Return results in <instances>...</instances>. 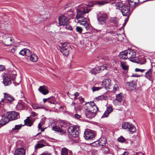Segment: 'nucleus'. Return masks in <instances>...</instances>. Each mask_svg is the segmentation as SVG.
<instances>
[{"label": "nucleus", "instance_id": "nucleus-6", "mask_svg": "<svg viewBox=\"0 0 155 155\" xmlns=\"http://www.w3.org/2000/svg\"><path fill=\"white\" fill-rule=\"evenodd\" d=\"M14 78L13 75L9 73L5 74L3 75V84L5 86L9 85L11 83V81Z\"/></svg>", "mask_w": 155, "mask_h": 155}, {"label": "nucleus", "instance_id": "nucleus-28", "mask_svg": "<svg viewBox=\"0 0 155 155\" xmlns=\"http://www.w3.org/2000/svg\"><path fill=\"white\" fill-rule=\"evenodd\" d=\"M100 146H105L107 141L106 139L105 138H101L98 140Z\"/></svg>", "mask_w": 155, "mask_h": 155}, {"label": "nucleus", "instance_id": "nucleus-43", "mask_svg": "<svg viewBox=\"0 0 155 155\" xmlns=\"http://www.w3.org/2000/svg\"><path fill=\"white\" fill-rule=\"evenodd\" d=\"M102 87H96L93 86L91 88V89L93 92L99 91L101 89Z\"/></svg>", "mask_w": 155, "mask_h": 155}, {"label": "nucleus", "instance_id": "nucleus-24", "mask_svg": "<svg viewBox=\"0 0 155 155\" xmlns=\"http://www.w3.org/2000/svg\"><path fill=\"white\" fill-rule=\"evenodd\" d=\"M24 103L23 102L20 101L18 102L16 106V109L18 110H21L24 108Z\"/></svg>", "mask_w": 155, "mask_h": 155}, {"label": "nucleus", "instance_id": "nucleus-21", "mask_svg": "<svg viewBox=\"0 0 155 155\" xmlns=\"http://www.w3.org/2000/svg\"><path fill=\"white\" fill-rule=\"evenodd\" d=\"M127 50H125L120 53L119 57L120 58L127 59Z\"/></svg>", "mask_w": 155, "mask_h": 155}, {"label": "nucleus", "instance_id": "nucleus-12", "mask_svg": "<svg viewBox=\"0 0 155 155\" xmlns=\"http://www.w3.org/2000/svg\"><path fill=\"white\" fill-rule=\"evenodd\" d=\"M95 136L94 134L90 130H85L84 132V137L86 140H90Z\"/></svg>", "mask_w": 155, "mask_h": 155}, {"label": "nucleus", "instance_id": "nucleus-1", "mask_svg": "<svg viewBox=\"0 0 155 155\" xmlns=\"http://www.w3.org/2000/svg\"><path fill=\"white\" fill-rule=\"evenodd\" d=\"M92 6H93V5L92 4L88 5L82 4L78 6L77 8L76 18L78 21V23L84 26L87 30L89 29V25L86 21L87 17L86 14L90 12L91 7Z\"/></svg>", "mask_w": 155, "mask_h": 155}, {"label": "nucleus", "instance_id": "nucleus-45", "mask_svg": "<svg viewBox=\"0 0 155 155\" xmlns=\"http://www.w3.org/2000/svg\"><path fill=\"white\" fill-rule=\"evenodd\" d=\"M107 3V2H105L104 1H98L97 2V4L99 5V6L103 5Z\"/></svg>", "mask_w": 155, "mask_h": 155}, {"label": "nucleus", "instance_id": "nucleus-15", "mask_svg": "<svg viewBox=\"0 0 155 155\" xmlns=\"http://www.w3.org/2000/svg\"><path fill=\"white\" fill-rule=\"evenodd\" d=\"M67 44L65 43L62 45V47L60 49V51L62 54L65 56H67L69 54V51L68 49V47L66 46Z\"/></svg>", "mask_w": 155, "mask_h": 155}, {"label": "nucleus", "instance_id": "nucleus-46", "mask_svg": "<svg viewBox=\"0 0 155 155\" xmlns=\"http://www.w3.org/2000/svg\"><path fill=\"white\" fill-rule=\"evenodd\" d=\"M82 28L80 27L77 26L76 27V30L80 34H81L82 33Z\"/></svg>", "mask_w": 155, "mask_h": 155}, {"label": "nucleus", "instance_id": "nucleus-11", "mask_svg": "<svg viewBox=\"0 0 155 155\" xmlns=\"http://www.w3.org/2000/svg\"><path fill=\"white\" fill-rule=\"evenodd\" d=\"M127 51V59H129L131 61H133L132 59L136 58V53L135 51L131 49H128Z\"/></svg>", "mask_w": 155, "mask_h": 155}, {"label": "nucleus", "instance_id": "nucleus-61", "mask_svg": "<svg viewBox=\"0 0 155 155\" xmlns=\"http://www.w3.org/2000/svg\"><path fill=\"white\" fill-rule=\"evenodd\" d=\"M5 69V67L4 66L1 65L0 66V71H2L3 70H4Z\"/></svg>", "mask_w": 155, "mask_h": 155}, {"label": "nucleus", "instance_id": "nucleus-18", "mask_svg": "<svg viewBox=\"0 0 155 155\" xmlns=\"http://www.w3.org/2000/svg\"><path fill=\"white\" fill-rule=\"evenodd\" d=\"M5 101V102H7V101L11 102L13 101L14 100V97L11 95L9 94H7L6 93H4Z\"/></svg>", "mask_w": 155, "mask_h": 155}, {"label": "nucleus", "instance_id": "nucleus-64", "mask_svg": "<svg viewBox=\"0 0 155 155\" xmlns=\"http://www.w3.org/2000/svg\"><path fill=\"white\" fill-rule=\"evenodd\" d=\"M41 125L40 123H39L38 124V128L39 130L41 129Z\"/></svg>", "mask_w": 155, "mask_h": 155}, {"label": "nucleus", "instance_id": "nucleus-59", "mask_svg": "<svg viewBox=\"0 0 155 155\" xmlns=\"http://www.w3.org/2000/svg\"><path fill=\"white\" fill-rule=\"evenodd\" d=\"M101 70L102 71H103L105 69H106L107 68V67L104 66V65L102 66H100Z\"/></svg>", "mask_w": 155, "mask_h": 155}, {"label": "nucleus", "instance_id": "nucleus-26", "mask_svg": "<svg viewBox=\"0 0 155 155\" xmlns=\"http://www.w3.org/2000/svg\"><path fill=\"white\" fill-rule=\"evenodd\" d=\"M146 59L143 56H142L138 58L136 62L141 64H143L146 62Z\"/></svg>", "mask_w": 155, "mask_h": 155}, {"label": "nucleus", "instance_id": "nucleus-23", "mask_svg": "<svg viewBox=\"0 0 155 155\" xmlns=\"http://www.w3.org/2000/svg\"><path fill=\"white\" fill-rule=\"evenodd\" d=\"M34 121L31 120L29 117H27V119L24 120L25 124L27 126L31 127Z\"/></svg>", "mask_w": 155, "mask_h": 155}, {"label": "nucleus", "instance_id": "nucleus-22", "mask_svg": "<svg viewBox=\"0 0 155 155\" xmlns=\"http://www.w3.org/2000/svg\"><path fill=\"white\" fill-rule=\"evenodd\" d=\"M52 130L55 131L60 133L62 134L64 133V131L61 127L57 126H53L52 127Z\"/></svg>", "mask_w": 155, "mask_h": 155}, {"label": "nucleus", "instance_id": "nucleus-13", "mask_svg": "<svg viewBox=\"0 0 155 155\" xmlns=\"http://www.w3.org/2000/svg\"><path fill=\"white\" fill-rule=\"evenodd\" d=\"M102 85L103 87L107 89H112L111 88V80L109 79H106L102 81Z\"/></svg>", "mask_w": 155, "mask_h": 155}, {"label": "nucleus", "instance_id": "nucleus-7", "mask_svg": "<svg viewBox=\"0 0 155 155\" xmlns=\"http://www.w3.org/2000/svg\"><path fill=\"white\" fill-rule=\"evenodd\" d=\"M122 126L123 128L127 129L131 133L136 131V129L135 126L129 122H124L123 123Z\"/></svg>", "mask_w": 155, "mask_h": 155}, {"label": "nucleus", "instance_id": "nucleus-10", "mask_svg": "<svg viewBox=\"0 0 155 155\" xmlns=\"http://www.w3.org/2000/svg\"><path fill=\"white\" fill-rule=\"evenodd\" d=\"M68 18L65 16L62 15L59 18V24L60 25L65 26L68 23Z\"/></svg>", "mask_w": 155, "mask_h": 155}, {"label": "nucleus", "instance_id": "nucleus-9", "mask_svg": "<svg viewBox=\"0 0 155 155\" xmlns=\"http://www.w3.org/2000/svg\"><path fill=\"white\" fill-rule=\"evenodd\" d=\"M121 11L123 15L124 16H127L129 15L130 14V8L127 5L125 4L122 7Z\"/></svg>", "mask_w": 155, "mask_h": 155}, {"label": "nucleus", "instance_id": "nucleus-56", "mask_svg": "<svg viewBox=\"0 0 155 155\" xmlns=\"http://www.w3.org/2000/svg\"><path fill=\"white\" fill-rule=\"evenodd\" d=\"M95 68L96 69V71H97L98 73L102 71L101 70L100 66H99Z\"/></svg>", "mask_w": 155, "mask_h": 155}, {"label": "nucleus", "instance_id": "nucleus-55", "mask_svg": "<svg viewBox=\"0 0 155 155\" xmlns=\"http://www.w3.org/2000/svg\"><path fill=\"white\" fill-rule=\"evenodd\" d=\"M78 100H79L80 102L82 103L84 102V99L81 97H79Z\"/></svg>", "mask_w": 155, "mask_h": 155}, {"label": "nucleus", "instance_id": "nucleus-51", "mask_svg": "<svg viewBox=\"0 0 155 155\" xmlns=\"http://www.w3.org/2000/svg\"><path fill=\"white\" fill-rule=\"evenodd\" d=\"M66 26L65 28L67 29L70 30H72V28L70 25H68V24L66 25H65Z\"/></svg>", "mask_w": 155, "mask_h": 155}, {"label": "nucleus", "instance_id": "nucleus-34", "mask_svg": "<svg viewBox=\"0 0 155 155\" xmlns=\"http://www.w3.org/2000/svg\"><path fill=\"white\" fill-rule=\"evenodd\" d=\"M68 150L66 148H62L61 152V155H68Z\"/></svg>", "mask_w": 155, "mask_h": 155}, {"label": "nucleus", "instance_id": "nucleus-35", "mask_svg": "<svg viewBox=\"0 0 155 155\" xmlns=\"http://www.w3.org/2000/svg\"><path fill=\"white\" fill-rule=\"evenodd\" d=\"M24 125H22V124L19 125H16L15 126V127L12 128V131H13L14 130H19L21 129L22 127Z\"/></svg>", "mask_w": 155, "mask_h": 155}, {"label": "nucleus", "instance_id": "nucleus-16", "mask_svg": "<svg viewBox=\"0 0 155 155\" xmlns=\"http://www.w3.org/2000/svg\"><path fill=\"white\" fill-rule=\"evenodd\" d=\"M38 90L44 95H46L48 93L49 91L48 87L45 86H40Z\"/></svg>", "mask_w": 155, "mask_h": 155}, {"label": "nucleus", "instance_id": "nucleus-4", "mask_svg": "<svg viewBox=\"0 0 155 155\" xmlns=\"http://www.w3.org/2000/svg\"><path fill=\"white\" fill-rule=\"evenodd\" d=\"M107 14L103 12H99L97 15V18L98 23L101 25H104L106 22L108 18Z\"/></svg>", "mask_w": 155, "mask_h": 155}, {"label": "nucleus", "instance_id": "nucleus-54", "mask_svg": "<svg viewBox=\"0 0 155 155\" xmlns=\"http://www.w3.org/2000/svg\"><path fill=\"white\" fill-rule=\"evenodd\" d=\"M144 70L145 69H141L138 68H136L135 70L136 72H143Z\"/></svg>", "mask_w": 155, "mask_h": 155}, {"label": "nucleus", "instance_id": "nucleus-17", "mask_svg": "<svg viewBox=\"0 0 155 155\" xmlns=\"http://www.w3.org/2000/svg\"><path fill=\"white\" fill-rule=\"evenodd\" d=\"M25 150L23 148H18L15 151V155H25Z\"/></svg>", "mask_w": 155, "mask_h": 155}, {"label": "nucleus", "instance_id": "nucleus-60", "mask_svg": "<svg viewBox=\"0 0 155 155\" xmlns=\"http://www.w3.org/2000/svg\"><path fill=\"white\" fill-rule=\"evenodd\" d=\"M40 155H51V154L47 152H44Z\"/></svg>", "mask_w": 155, "mask_h": 155}, {"label": "nucleus", "instance_id": "nucleus-19", "mask_svg": "<svg viewBox=\"0 0 155 155\" xmlns=\"http://www.w3.org/2000/svg\"><path fill=\"white\" fill-rule=\"evenodd\" d=\"M10 121L7 117L6 116V114L2 117V119L0 120V125H4L8 123Z\"/></svg>", "mask_w": 155, "mask_h": 155}, {"label": "nucleus", "instance_id": "nucleus-33", "mask_svg": "<svg viewBox=\"0 0 155 155\" xmlns=\"http://www.w3.org/2000/svg\"><path fill=\"white\" fill-rule=\"evenodd\" d=\"M102 152L104 154H108L109 153V148L107 147H104L101 149Z\"/></svg>", "mask_w": 155, "mask_h": 155}, {"label": "nucleus", "instance_id": "nucleus-31", "mask_svg": "<svg viewBox=\"0 0 155 155\" xmlns=\"http://www.w3.org/2000/svg\"><path fill=\"white\" fill-rule=\"evenodd\" d=\"M124 4L122 2H118L115 3V6L116 7V8L117 9H120L121 8L122 9V7L124 5Z\"/></svg>", "mask_w": 155, "mask_h": 155}, {"label": "nucleus", "instance_id": "nucleus-2", "mask_svg": "<svg viewBox=\"0 0 155 155\" xmlns=\"http://www.w3.org/2000/svg\"><path fill=\"white\" fill-rule=\"evenodd\" d=\"M84 109L86 110V115L87 117L91 119L96 115L98 109L94 102H87L84 104Z\"/></svg>", "mask_w": 155, "mask_h": 155}, {"label": "nucleus", "instance_id": "nucleus-40", "mask_svg": "<svg viewBox=\"0 0 155 155\" xmlns=\"http://www.w3.org/2000/svg\"><path fill=\"white\" fill-rule=\"evenodd\" d=\"M25 55L26 56L30 57L31 54V52L30 51L27 49L25 48Z\"/></svg>", "mask_w": 155, "mask_h": 155}, {"label": "nucleus", "instance_id": "nucleus-36", "mask_svg": "<svg viewBox=\"0 0 155 155\" xmlns=\"http://www.w3.org/2000/svg\"><path fill=\"white\" fill-rule=\"evenodd\" d=\"M123 98V96L122 94L121 93H119L117 94L116 96V98L117 99V100H119L121 102Z\"/></svg>", "mask_w": 155, "mask_h": 155}, {"label": "nucleus", "instance_id": "nucleus-37", "mask_svg": "<svg viewBox=\"0 0 155 155\" xmlns=\"http://www.w3.org/2000/svg\"><path fill=\"white\" fill-rule=\"evenodd\" d=\"M91 145V146L94 147H98L99 146H100L99 141H94L92 143Z\"/></svg>", "mask_w": 155, "mask_h": 155}, {"label": "nucleus", "instance_id": "nucleus-41", "mask_svg": "<svg viewBox=\"0 0 155 155\" xmlns=\"http://www.w3.org/2000/svg\"><path fill=\"white\" fill-rule=\"evenodd\" d=\"M110 21L114 24H115L117 22V18L116 17H112L110 18Z\"/></svg>", "mask_w": 155, "mask_h": 155}, {"label": "nucleus", "instance_id": "nucleus-62", "mask_svg": "<svg viewBox=\"0 0 155 155\" xmlns=\"http://www.w3.org/2000/svg\"><path fill=\"white\" fill-rule=\"evenodd\" d=\"M74 95L75 97L74 99L76 98V97L79 95V93L78 92H76L74 94Z\"/></svg>", "mask_w": 155, "mask_h": 155}, {"label": "nucleus", "instance_id": "nucleus-5", "mask_svg": "<svg viewBox=\"0 0 155 155\" xmlns=\"http://www.w3.org/2000/svg\"><path fill=\"white\" fill-rule=\"evenodd\" d=\"M1 41L4 43L5 45L8 46L12 45L14 42L13 39L11 37V35L8 34H5L2 36V38Z\"/></svg>", "mask_w": 155, "mask_h": 155}, {"label": "nucleus", "instance_id": "nucleus-52", "mask_svg": "<svg viewBox=\"0 0 155 155\" xmlns=\"http://www.w3.org/2000/svg\"><path fill=\"white\" fill-rule=\"evenodd\" d=\"M117 38L118 40L120 41H122L124 39V38L122 37V35L121 34H119L118 35Z\"/></svg>", "mask_w": 155, "mask_h": 155}, {"label": "nucleus", "instance_id": "nucleus-44", "mask_svg": "<svg viewBox=\"0 0 155 155\" xmlns=\"http://www.w3.org/2000/svg\"><path fill=\"white\" fill-rule=\"evenodd\" d=\"M117 140L119 142L122 143L125 141V139L123 137L121 136L117 139Z\"/></svg>", "mask_w": 155, "mask_h": 155}, {"label": "nucleus", "instance_id": "nucleus-38", "mask_svg": "<svg viewBox=\"0 0 155 155\" xmlns=\"http://www.w3.org/2000/svg\"><path fill=\"white\" fill-rule=\"evenodd\" d=\"M121 102L119 100H117V99L115 98L113 101V103L115 105H119L120 104Z\"/></svg>", "mask_w": 155, "mask_h": 155}, {"label": "nucleus", "instance_id": "nucleus-32", "mask_svg": "<svg viewBox=\"0 0 155 155\" xmlns=\"http://www.w3.org/2000/svg\"><path fill=\"white\" fill-rule=\"evenodd\" d=\"M118 87V85L117 84H115L113 86H112L111 85V88L112 89L109 90V91H112V92H115L117 90Z\"/></svg>", "mask_w": 155, "mask_h": 155}, {"label": "nucleus", "instance_id": "nucleus-57", "mask_svg": "<svg viewBox=\"0 0 155 155\" xmlns=\"http://www.w3.org/2000/svg\"><path fill=\"white\" fill-rule=\"evenodd\" d=\"M74 117L75 118L79 119L81 117V116L77 114H76L74 115Z\"/></svg>", "mask_w": 155, "mask_h": 155}, {"label": "nucleus", "instance_id": "nucleus-47", "mask_svg": "<svg viewBox=\"0 0 155 155\" xmlns=\"http://www.w3.org/2000/svg\"><path fill=\"white\" fill-rule=\"evenodd\" d=\"M48 102L49 103L52 104H54L55 103V102L54 98H49Z\"/></svg>", "mask_w": 155, "mask_h": 155}, {"label": "nucleus", "instance_id": "nucleus-29", "mask_svg": "<svg viewBox=\"0 0 155 155\" xmlns=\"http://www.w3.org/2000/svg\"><path fill=\"white\" fill-rule=\"evenodd\" d=\"M30 57V59L31 61L34 62H36L37 61L38 57L35 54H31Z\"/></svg>", "mask_w": 155, "mask_h": 155}, {"label": "nucleus", "instance_id": "nucleus-20", "mask_svg": "<svg viewBox=\"0 0 155 155\" xmlns=\"http://www.w3.org/2000/svg\"><path fill=\"white\" fill-rule=\"evenodd\" d=\"M139 0H129L128 3L130 6L134 8L138 5Z\"/></svg>", "mask_w": 155, "mask_h": 155}, {"label": "nucleus", "instance_id": "nucleus-63", "mask_svg": "<svg viewBox=\"0 0 155 155\" xmlns=\"http://www.w3.org/2000/svg\"><path fill=\"white\" fill-rule=\"evenodd\" d=\"M37 114L36 113L34 112H32L31 113V116L33 117H35L37 116Z\"/></svg>", "mask_w": 155, "mask_h": 155}, {"label": "nucleus", "instance_id": "nucleus-58", "mask_svg": "<svg viewBox=\"0 0 155 155\" xmlns=\"http://www.w3.org/2000/svg\"><path fill=\"white\" fill-rule=\"evenodd\" d=\"M133 155H144L141 153H134Z\"/></svg>", "mask_w": 155, "mask_h": 155}, {"label": "nucleus", "instance_id": "nucleus-49", "mask_svg": "<svg viewBox=\"0 0 155 155\" xmlns=\"http://www.w3.org/2000/svg\"><path fill=\"white\" fill-rule=\"evenodd\" d=\"M25 48L22 49L19 52V54L22 56L25 55Z\"/></svg>", "mask_w": 155, "mask_h": 155}, {"label": "nucleus", "instance_id": "nucleus-14", "mask_svg": "<svg viewBox=\"0 0 155 155\" xmlns=\"http://www.w3.org/2000/svg\"><path fill=\"white\" fill-rule=\"evenodd\" d=\"M127 87L129 89L133 90H135L137 87V82L135 81L131 82H127L125 84Z\"/></svg>", "mask_w": 155, "mask_h": 155}, {"label": "nucleus", "instance_id": "nucleus-42", "mask_svg": "<svg viewBox=\"0 0 155 155\" xmlns=\"http://www.w3.org/2000/svg\"><path fill=\"white\" fill-rule=\"evenodd\" d=\"M45 146V145L42 143H38L37 145H35V149H36L38 148H41Z\"/></svg>", "mask_w": 155, "mask_h": 155}, {"label": "nucleus", "instance_id": "nucleus-53", "mask_svg": "<svg viewBox=\"0 0 155 155\" xmlns=\"http://www.w3.org/2000/svg\"><path fill=\"white\" fill-rule=\"evenodd\" d=\"M109 114L107 112V111H105L104 114L102 116L101 118H104V117H107Z\"/></svg>", "mask_w": 155, "mask_h": 155}, {"label": "nucleus", "instance_id": "nucleus-30", "mask_svg": "<svg viewBox=\"0 0 155 155\" xmlns=\"http://www.w3.org/2000/svg\"><path fill=\"white\" fill-rule=\"evenodd\" d=\"M120 66L124 70H127L128 69V66L125 62L120 61Z\"/></svg>", "mask_w": 155, "mask_h": 155}, {"label": "nucleus", "instance_id": "nucleus-48", "mask_svg": "<svg viewBox=\"0 0 155 155\" xmlns=\"http://www.w3.org/2000/svg\"><path fill=\"white\" fill-rule=\"evenodd\" d=\"M90 72L92 74H95L98 73L97 71H96V68L93 69L92 70L90 71Z\"/></svg>", "mask_w": 155, "mask_h": 155}, {"label": "nucleus", "instance_id": "nucleus-50", "mask_svg": "<svg viewBox=\"0 0 155 155\" xmlns=\"http://www.w3.org/2000/svg\"><path fill=\"white\" fill-rule=\"evenodd\" d=\"M113 111L112 109L110 107H108L107 108V109L106 111L109 114Z\"/></svg>", "mask_w": 155, "mask_h": 155}, {"label": "nucleus", "instance_id": "nucleus-8", "mask_svg": "<svg viewBox=\"0 0 155 155\" xmlns=\"http://www.w3.org/2000/svg\"><path fill=\"white\" fill-rule=\"evenodd\" d=\"M6 116L10 120L17 119L20 117L19 114L17 112L12 111L6 113Z\"/></svg>", "mask_w": 155, "mask_h": 155}, {"label": "nucleus", "instance_id": "nucleus-27", "mask_svg": "<svg viewBox=\"0 0 155 155\" xmlns=\"http://www.w3.org/2000/svg\"><path fill=\"white\" fill-rule=\"evenodd\" d=\"M152 69H150L146 73L145 77L147 79H149L152 77Z\"/></svg>", "mask_w": 155, "mask_h": 155}, {"label": "nucleus", "instance_id": "nucleus-25", "mask_svg": "<svg viewBox=\"0 0 155 155\" xmlns=\"http://www.w3.org/2000/svg\"><path fill=\"white\" fill-rule=\"evenodd\" d=\"M107 98V95L105 94L99 96L98 97H96L94 99L95 101H98L99 100H106Z\"/></svg>", "mask_w": 155, "mask_h": 155}, {"label": "nucleus", "instance_id": "nucleus-3", "mask_svg": "<svg viewBox=\"0 0 155 155\" xmlns=\"http://www.w3.org/2000/svg\"><path fill=\"white\" fill-rule=\"evenodd\" d=\"M68 131L70 136L74 138H76L77 140L79 139L80 129L78 126L77 125L71 126L68 128Z\"/></svg>", "mask_w": 155, "mask_h": 155}, {"label": "nucleus", "instance_id": "nucleus-39", "mask_svg": "<svg viewBox=\"0 0 155 155\" xmlns=\"http://www.w3.org/2000/svg\"><path fill=\"white\" fill-rule=\"evenodd\" d=\"M31 106L32 108L34 109L43 108L42 107L39 106L37 104H31Z\"/></svg>", "mask_w": 155, "mask_h": 155}]
</instances>
